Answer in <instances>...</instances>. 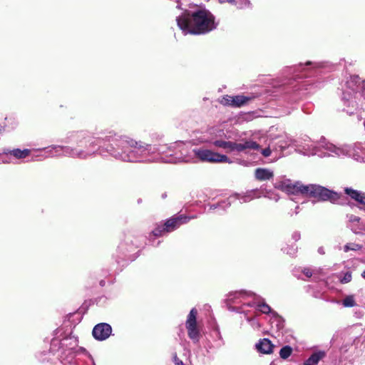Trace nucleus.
I'll return each instance as SVG.
<instances>
[{"mask_svg":"<svg viewBox=\"0 0 365 365\" xmlns=\"http://www.w3.org/2000/svg\"><path fill=\"white\" fill-rule=\"evenodd\" d=\"M123 143L130 147L129 154L123 153L119 155L124 162L150 163L154 162H164L169 163H195V158L184 155L181 153L179 156L170 154L165 157L160 155V150L156 145L146 143L143 141H137L131 138H125Z\"/></svg>","mask_w":365,"mask_h":365,"instance_id":"obj_1","label":"nucleus"},{"mask_svg":"<svg viewBox=\"0 0 365 365\" xmlns=\"http://www.w3.org/2000/svg\"><path fill=\"white\" fill-rule=\"evenodd\" d=\"M110 138L108 135L96 138L84 131L71 133L66 137L65 142L76 145L66 147L65 156L85 160L96 153L103 155L106 153V145L102 144L106 141L110 142Z\"/></svg>","mask_w":365,"mask_h":365,"instance_id":"obj_2","label":"nucleus"},{"mask_svg":"<svg viewBox=\"0 0 365 365\" xmlns=\"http://www.w3.org/2000/svg\"><path fill=\"white\" fill-rule=\"evenodd\" d=\"M178 26L184 35H203L217 26L215 16L205 8L196 9L192 11L185 10L176 17Z\"/></svg>","mask_w":365,"mask_h":365,"instance_id":"obj_3","label":"nucleus"},{"mask_svg":"<svg viewBox=\"0 0 365 365\" xmlns=\"http://www.w3.org/2000/svg\"><path fill=\"white\" fill-rule=\"evenodd\" d=\"M304 144L302 145L304 153L308 155H317L320 158L348 156L357 161L364 159L360 143L334 145L323 138L319 142V146H314L312 143Z\"/></svg>","mask_w":365,"mask_h":365,"instance_id":"obj_4","label":"nucleus"},{"mask_svg":"<svg viewBox=\"0 0 365 365\" xmlns=\"http://www.w3.org/2000/svg\"><path fill=\"white\" fill-rule=\"evenodd\" d=\"M48 354L56 355L64 365L71 364L77 354H88L85 348L78 346V339L73 336L64 338L61 341L53 339Z\"/></svg>","mask_w":365,"mask_h":365,"instance_id":"obj_5","label":"nucleus"},{"mask_svg":"<svg viewBox=\"0 0 365 365\" xmlns=\"http://www.w3.org/2000/svg\"><path fill=\"white\" fill-rule=\"evenodd\" d=\"M195 217H187L185 215H178L168 219L163 225H158L150 235L152 237L163 236L178 229L180 225L187 223L190 220Z\"/></svg>","mask_w":365,"mask_h":365,"instance_id":"obj_6","label":"nucleus"},{"mask_svg":"<svg viewBox=\"0 0 365 365\" xmlns=\"http://www.w3.org/2000/svg\"><path fill=\"white\" fill-rule=\"evenodd\" d=\"M302 195L317 197L321 200H329L333 203L340 198L338 193L317 185H307L302 187Z\"/></svg>","mask_w":365,"mask_h":365,"instance_id":"obj_7","label":"nucleus"},{"mask_svg":"<svg viewBox=\"0 0 365 365\" xmlns=\"http://www.w3.org/2000/svg\"><path fill=\"white\" fill-rule=\"evenodd\" d=\"M192 153H194L195 158L202 162L210 163H226L228 164H231L234 162L225 155H222L204 148H195L192 150Z\"/></svg>","mask_w":365,"mask_h":365,"instance_id":"obj_8","label":"nucleus"},{"mask_svg":"<svg viewBox=\"0 0 365 365\" xmlns=\"http://www.w3.org/2000/svg\"><path fill=\"white\" fill-rule=\"evenodd\" d=\"M110 141L113 143L106 147V153H108L117 160L123 161V159L120 158L119 155L125 154H129L130 147L128 145L123 143V139L125 138H129L126 135H116L113 137L110 135Z\"/></svg>","mask_w":365,"mask_h":365,"instance_id":"obj_9","label":"nucleus"},{"mask_svg":"<svg viewBox=\"0 0 365 365\" xmlns=\"http://www.w3.org/2000/svg\"><path fill=\"white\" fill-rule=\"evenodd\" d=\"M213 145L218 148H222L227 152H242L246 149L258 150L259 145L254 141L247 140L245 143H235L217 140L213 142Z\"/></svg>","mask_w":365,"mask_h":365,"instance_id":"obj_10","label":"nucleus"},{"mask_svg":"<svg viewBox=\"0 0 365 365\" xmlns=\"http://www.w3.org/2000/svg\"><path fill=\"white\" fill-rule=\"evenodd\" d=\"M304 143H312L314 146H319V142H314L307 136L299 140H293L288 135H284L280 136L278 139L277 142L276 143L277 148L275 149L277 150V148H279L280 151H282L289 146L293 145L297 148L299 153L305 155H309L308 154L304 153V150L302 148V145H305Z\"/></svg>","mask_w":365,"mask_h":365,"instance_id":"obj_11","label":"nucleus"},{"mask_svg":"<svg viewBox=\"0 0 365 365\" xmlns=\"http://www.w3.org/2000/svg\"><path fill=\"white\" fill-rule=\"evenodd\" d=\"M253 302H248V307H254L256 310L260 312L262 314H269L272 318H274V321L277 322V327L278 329L282 327V322L281 317L278 315V314L273 311L271 307L264 302V299L261 298L259 296H257L255 294L252 296Z\"/></svg>","mask_w":365,"mask_h":365,"instance_id":"obj_12","label":"nucleus"},{"mask_svg":"<svg viewBox=\"0 0 365 365\" xmlns=\"http://www.w3.org/2000/svg\"><path fill=\"white\" fill-rule=\"evenodd\" d=\"M197 311L193 308L190 310L185 322V327L187 331V336L193 344L199 343L201 334L197 322Z\"/></svg>","mask_w":365,"mask_h":365,"instance_id":"obj_13","label":"nucleus"},{"mask_svg":"<svg viewBox=\"0 0 365 365\" xmlns=\"http://www.w3.org/2000/svg\"><path fill=\"white\" fill-rule=\"evenodd\" d=\"M253 295V292L244 290L232 292L228 294L227 303L230 306L231 304H242V307L237 310V312H242V311L244 310L243 307H248L247 303L249 302H246V299L248 298H252Z\"/></svg>","mask_w":365,"mask_h":365,"instance_id":"obj_14","label":"nucleus"},{"mask_svg":"<svg viewBox=\"0 0 365 365\" xmlns=\"http://www.w3.org/2000/svg\"><path fill=\"white\" fill-rule=\"evenodd\" d=\"M360 84V78L357 76L347 77L341 85L343 92L342 99L349 101Z\"/></svg>","mask_w":365,"mask_h":365,"instance_id":"obj_15","label":"nucleus"},{"mask_svg":"<svg viewBox=\"0 0 365 365\" xmlns=\"http://www.w3.org/2000/svg\"><path fill=\"white\" fill-rule=\"evenodd\" d=\"M274 187L289 195H302V187H304V185L299 182L292 183L290 180H284L276 181Z\"/></svg>","mask_w":365,"mask_h":365,"instance_id":"obj_16","label":"nucleus"},{"mask_svg":"<svg viewBox=\"0 0 365 365\" xmlns=\"http://www.w3.org/2000/svg\"><path fill=\"white\" fill-rule=\"evenodd\" d=\"M112 333L111 326L107 323H100L96 324L92 331L93 337L98 341H104L107 339Z\"/></svg>","mask_w":365,"mask_h":365,"instance_id":"obj_17","label":"nucleus"},{"mask_svg":"<svg viewBox=\"0 0 365 365\" xmlns=\"http://www.w3.org/2000/svg\"><path fill=\"white\" fill-rule=\"evenodd\" d=\"M251 98L237 95V96H228L226 95L222 97L220 103L224 106H230L232 107H241L250 101Z\"/></svg>","mask_w":365,"mask_h":365,"instance_id":"obj_18","label":"nucleus"},{"mask_svg":"<svg viewBox=\"0 0 365 365\" xmlns=\"http://www.w3.org/2000/svg\"><path fill=\"white\" fill-rule=\"evenodd\" d=\"M302 70L304 71V74L307 77L314 75H318L319 71L325 67L324 63L307 61L304 65H299Z\"/></svg>","mask_w":365,"mask_h":365,"instance_id":"obj_19","label":"nucleus"},{"mask_svg":"<svg viewBox=\"0 0 365 365\" xmlns=\"http://www.w3.org/2000/svg\"><path fill=\"white\" fill-rule=\"evenodd\" d=\"M349 226L355 234H361L365 231V225L360 222L361 218L354 215H348Z\"/></svg>","mask_w":365,"mask_h":365,"instance_id":"obj_20","label":"nucleus"},{"mask_svg":"<svg viewBox=\"0 0 365 365\" xmlns=\"http://www.w3.org/2000/svg\"><path fill=\"white\" fill-rule=\"evenodd\" d=\"M67 146L60 145H52L44 148L42 150L46 157L65 156V148Z\"/></svg>","mask_w":365,"mask_h":365,"instance_id":"obj_21","label":"nucleus"},{"mask_svg":"<svg viewBox=\"0 0 365 365\" xmlns=\"http://www.w3.org/2000/svg\"><path fill=\"white\" fill-rule=\"evenodd\" d=\"M344 192L359 204L365 205V192L351 187H345Z\"/></svg>","mask_w":365,"mask_h":365,"instance_id":"obj_22","label":"nucleus"},{"mask_svg":"<svg viewBox=\"0 0 365 365\" xmlns=\"http://www.w3.org/2000/svg\"><path fill=\"white\" fill-rule=\"evenodd\" d=\"M257 350L262 354H269L273 351L274 345L268 339H260L255 345Z\"/></svg>","mask_w":365,"mask_h":365,"instance_id":"obj_23","label":"nucleus"},{"mask_svg":"<svg viewBox=\"0 0 365 365\" xmlns=\"http://www.w3.org/2000/svg\"><path fill=\"white\" fill-rule=\"evenodd\" d=\"M255 177L259 181H266L272 179L274 172L268 168H258L255 170Z\"/></svg>","mask_w":365,"mask_h":365,"instance_id":"obj_24","label":"nucleus"},{"mask_svg":"<svg viewBox=\"0 0 365 365\" xmlns=\"http://www.w3.org/2000/svg\"><path fill=\"white\" fill-rule=\"evenodd\" d=\"M31 153V150L29 149H24L21 150L19 148L14 149V150H9V149H4L3 150V154L4 155H10L13 157H14L16 159H24L28 157Z\"/></svg>","mask_w":365,"mask_h":365,"instance_id":"obj_25","label":"nucleus"},{"mask_svg":"<svg viewBox=\"0 0 365 365\" xmlns=\"http://www.w3.org/2000/svg\"><path fill=\"white\" fill-rule=\"evenodd\" d=\"M324 356V351L314 352L304 362V365H317Z\"/></svg>","mask_w":365,"mask_h":365,"instance_id":"obj_26","label":"nucleus"},{"mask_svg":"<svg viewBox=\"0 0 365 365\" xmlns=\"http://www.w3.org/2000/svg\"><path fill=\"white\" fill-rule=\"evenodd\" d=\"M19 125V121L17 120L16 118L14 117V116H9V117H6L5 118V128H6V129L8 130H13L14 129H16L17 128Z\"/></svg>","mask_w":365,"mask_h":365,"instance_id":"obj_27","label":"nucleus"},{"mask_svg":"<svg viewBox=\"0 0 365 365\" xmlns=\"http://www.w3.org/2000/svg\"><path fill=\"white\" fill-rule=\"evenodd\" d=\"M264 197L268 198L269 200H274L275 202H277L280 197L279 195L276 193L275 192L271 190H267L262 187V196Z\"/></svg>","mask_w":365,"mask_h":365,"instance_id":"obj_28","label":"nucleus"},{"mask_svg":"<svg viewBox=\"0 0 365 365\" xmlns=\"http://www.w3.org/2000/svg\"><path fill=\"white\" fill-rule=\"evenodd\" d=\"M228 200L231 201V204L235 200H239L240 203L248 202L250 200H248V196L247 195V192L242 194H235L230 196Z\"/></svg>","mask_w":365,"mask_h":365,"instance_id":"obj_29","label":"nucleus"},{"mask_svg":"<svg viewBox=\"0 0 365 365\" xmlns=\"http://www.w3.org/2000/svg\"><path fill=\"white\" fill-rule=\"evenodd\" d=\"M246 192L248 196V200H250V201L254 199L259 198L262 196V186L259 189L251 190Z\"/></svg>","mask_w":365,"mask_h":365,"instance_id":"obj_30","label":"nucleus"},{"mask_svg":"<svg viewBox=\"0 0 365 365\" xmlns=\"http://www.w3.org/2000/svg\"><path fill=\"white\" fill-rule=\"evenodd\" d=\"M339 280L341 284H346L351 281L352 275L350 271L341 272L338 276Z\"/></svg>","mask_w":365,"mask_h":365,"instance_id":"obj_31","label":"nucleus"},{"mask_svg":"<svg viewBox=\"0 0 365 365\" xmlns=\"http://www.w3.org/2000/svg\"><path fill=\"white\" fill-rule=\"evenodd\" d=\"M235 5L238 9H251L252 7L250 0H235Z\"/></svg>","mask_w":365,"mask_h":365,"instance_id":"obj_32","label":"nucleus"},{"mask_svg":"<svg viewBox=\"0 0 365 365\" xmlns=\"http://www.w3.org/2000/svg\"><path fill=\"white\" fill-rule=\"evenodd\" d=\"M292 353V349L289 346H283L279 351V356L283 359H287Z\"/></svg>","mask_w":365,"mask_h":365,"instance_id":"obj_33","label":"nucleus"},{"mask_svg":"<svg viewBox=\"0 0 365 365\" xmlns=\"http://www.w3.org/2000/svg\"><path fill=\"white\" fill-rule=\"evenodd\" d=\"M342 304L345 307H353L356 305V302L354 296L349 295L346 297L343 301Z\"/></svg>","mask_w":365,"mask_h":365,"instance_id":"obj_34","label":"nucleus"},{"mask_svg":"<svg viewBox=\"0 0 365 365\" xmlns=\"http://www.w3.org/2000/svg\"><path fill=\"white\" fill-rule=\"evenodd\" d=\"M231 205V201L230 200H227L225 201L221 202L217 204H213L210 206V210H215L218 207H221L222 209H226Z\"/></svg>","mask_w":365,"mask_h":365,"instance_id":"obj_35","label":"nucleus"},{"mask_svg":"<svg viewBox=\"0 0 365 365\" xmlns=\"http://www.w3.org/2000/svg\"><path fill=\"white\" fill-rule=\"evenodd\" d=\"M242 312L245 313V315L246 316V319L250 323L252 327H253L254 329L260 328V324L257 320L247 317V313L245 310H242Z\"/></svg>","mask_w":365,"mask_h":365,"instance_id":"obj_36","label":"nucleus"},{"mask_svg":"<svg viewBox=\"0 0 365 365\" xmlns=\"http://www.w3.org/2000/svg\"><path fill=\"white\" fill-rule=\"evenodd\" d=\"M361 248V246L359 244L355 243H348L344 247V252H347L350 250L356 251Z\"/></svg>","mask_w":365,"mask_h":365,"instance_id":"obj_37","label":"nucleus"},{"mask_svg":"<svg viewBox=\"0 0 365 365\" xmlns=\"http://www.w3.org/2000/svg\"><path fill=\"white\" fill-rule=\"evenodd\" d=\"M283 250L284 252H286L287 254L292 255V256H294L297 252V248H294V247H292V248L287 247V248H284Z\"/></svg>","mask_w":365,"mask_h":365,"instance_id":"obj_38","label":"nucleus"},{"mask_svg":"<svg viewBox=\"0 0 365 365\" xmlns=\"http://www.w3.org/2000/svg\"><path fill=\"white\" fill-rule=\"evenodd\" d=\"M261 153L263 156L268 157L270 155L272 150L270 149V147H268L267 148L262 149Z\"/></svg>","mask_w":365,"mask_h":365,"instance_id":"obj_39","label":"nucleus"},{"mask_svg":"<svg viewBox=\"0 0 365 365\" xmlns=\"http://www.w3.org/2000/svg\"><path fill=\"white\" fill-rule=\"evenodd\" d=\"M292 240H294L295 242L298 241L301 238V235L299 232H294L292 235Z\"/></svg>","mask_w":365,"mask_h":365,"instance_id":"obj_40","label":"nucleus"},{"mask_svg":"<svg viewBox=\"0 0 365 365\" xmlns=\"http://www.w3.org/2000/svg\"><path fill=\"white\" fill-rule=\"evenodd\" d=\"M316 83H313L312 81H304L302 83V85H301V87H304V89L305 90H307L308 88H307V86H309L311 84H315Z\"/></svg>","mask_w":365,"mask_h":365,"instance_id":"obj_41","label":"nucleus"},{"mask_svg":"<svg viewBox=\"0 0 365 365\" xmlns=\"http://www.w3.org/2000/svg\"><path fill=\"white\" fill-rule=\"evenodd\" d=\"M173 361L175 365H184L183 362L177 356V355L174 356Z\"/></svg>","mask_w":365,"mask_h":365,"instance_id":"obj_42","label":"nucleus"},{"mask_svg":"<svg viewBox=\"0 0 365 365\" xmlns=\"http://www.w3.org/2000/svg\"><path fill=\"white\" fill-rule=\"evenodd\" d=\"M303 273L304 274V275L307 277H311L312 276V271L308 269V268H305L304 270H303Z\"/></svg>","mask_w":365,"mask_h":365,"instance_id":"obj_43","label":"nucleus"},{"mask_svg":"<svg viewBox=\"0 0 365 365\" xmlns=\"http://www.w3.org/2000/svg\"><path fill=\"white\" fill-rule=\"evenodd\" d=\"M220 4L230 3L231 4L235 5V0H218Z\"/></svg>","mask_w":365,"mask_h":365,"instance_id":"obj_44","label":"nucleus"},{"mask_svg":"<svg viewBox=\"0 0 365 365\" xmlns=\"http://www.w3.org/2000/svg\"><path fill=\"white\" fill-rule=\"evenodd\" d=\"M1 162L2 163H12L11 160L10 158H3Z\"/></svg>","mask_w":365,"mask_h":365,"instance_id":"obj_45","label":"nucleus"},{"mask_svg":"<svg viewBox=\"0 0 365 365\" xmlns=\"http://www.w3.org/2000/svg\"><path fill=\"white\" fill-rule=\"evenodd\" d=\"M317 252L320 255H324L325 254V251H324V249L323 247H319Z\"/></svg>","mask_w":365,"mask_h":365,"instance_id":"obj_46","label":"nucleus"},{"mask_svg":"<svg viewBox=\"0 0 365 365\" xmlns=\"http://www.w3.org/2000/svg\"><path fill=\"white\" fill-rule=\"evenodd\" d=\"M361 277L365 279V269L361 272Z\"/></svg>","mask_w":365,"mask_h":365,"instance_id":"obj_47","label":"nucleus"},{"mask_svg":"<svg viewBox=\"0 0 365 365\" xmlns=\"http://www.w3.org/2000/svg\"><path fill=\"white\" fill-rule=\"evenodd\" d=\"M298 210H299V206H297L295 208V214H297L299 212Z\"/></svg>","mask_w":365,"mask_h":365,"instance_id":"obj_48","label":"nucleus"},{"mask_svg":"<svg viewBox=\"0 0 365 365\" xmlns=\"http://www.w3.org/2000/svg\"><path fill=\"white\" fill-rule=\"evenodd\" d=\"M46 359H47V358L40 357V360H41L42 361H44Z\"/></svg>","mask_w":365,"mask_h":365,"instance_id":"obj_49","label":"nucleus"},{"mask_svg":"<svg viewBox=\"0 0 365 365\" xmlns=\"http://www.w3.org/2000/svg\"><path fill=\"white\" fill-rule=\"evenodd\" d=\"M270 365H273V363H271Z\"/></svg>","mask_w":365,"mask_h":365,"instance_id":"obj_50","label":"nucleus"}]
</instances>
